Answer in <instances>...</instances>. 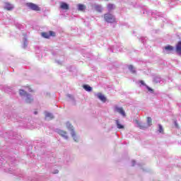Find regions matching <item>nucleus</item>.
Returning <instances> with one entry per match:
<instances>
[{"label": "nucleus", "instance_id": "f257e3e1", "mask_svg": "<svg viewBox=\"0 0 181 181\" xmlns=\"http://www.w3.org/2000/svg\"><path fill=\"white\" fill-rule=\"evenodd\" d=\"M8 162H11V165H9V163H7L6 160L2 159L0 160V168L1 167H4L5 172H8V173H11V175H14L15 176H18V179H21V177H22V173H21V170L17 169L15 167H13L15 165V158H11L8 160ZM8 165H9L10 168H8ZM13 165V166H11Z\"/></svg>", "mask_w": 181, "mask_h": 181}, {"label": "nucleus", "instance_id": "f03ea898", "mask_svg": "<svg viewBox=\"0 0 181 181\" xmlns=\"http://www.w3.org/2000/svg\"><path fill=\"white\" fill-rule=\"evenodd\" d=\"M25 90H20V95H21V97H25V103H32V101H33V98L30 94H28L26 91L32 93V88H30V87H27L25 88Z\"/></svg>", "mask_w": 181, "mask_h": 181}, {"label": "nucleus", "instance_id": "7ed1b4c3", "mask_svg": "<svg viewBox=\"0 0 181 181\" xmlns=\"http://www.w3.org/2000/svg\"><path fill=\"white\" fill-rule=\"evenodd\" d=\"M66 125L68 131H70L74 141L75 142H78V136L76 135V132H74V127H73V125H71V124H70L69 122H66Z\"/></svg>", "mask_w": 181, "mask_h": 181}, {"label": "nucleus", "instance_id": "20e7f679", "mask_svg": "<svg viewBox=\"0 0 181 181\" xmlns=\"http://www.w3.org/2000/svg\"><path fill=\"white\" fill-rule=\"evenodd\" d=\"M104 19L107 23H114L116 21L115 16L107 13L104 15Z\"/></svg>", "mask_w": 181, "mask_h": 181}, {"label": "nucleus", "instance_id": "39448f33", "mask_svg": "<svg viewBox=\"0 0 181 181\" xmlns=\"http://www.w3.org/2000/svg\"><path fill=\"white\" fill-rule=\"evenodd\" d=\"M26 6L32 11H41L40 7L33 3H27Z\"/></svg>", "mask_w": 181, "mask_h": 181}, {"label": "nucleus", "instance_id": "423d86ee", "mask_svg": "<svg viewBox=\"0 0 181 181\" xmlns=\"http://www.w3.org/2000/svg\"><path fill=\"white\" fill-rule=\"evenodd\" d=\"M110 52H112V53H117V52H122V45L119 43L117 44V47L114 46L113 48H110Z\"/></svg>", "mask_w": 181, "mask_h": 181}, {"label": "nucleus", "instance_id": "0eeeda50", "mask_svg": "<svg viewBox=\"0 0 181 181\" xmlns=\"http://www.w3.org/2000/svg\"><path fill=\"white\" fill-rule=\"evenodd\" d=\"M56 132H57L59 135H60L62 138H64V139H69V136H67L66 132L57 129Z\"/></svg>", "mask_w": 181, "mask_h": 181}, {"label": "nucleus", "instance_id": "6e6552de", "mask_svg": "<svg viewBox=\"0 0 181 181\" xmlns=\"http://www.w3.org/2000/svg\"><path fill=\"white\" fill-rule=\"evenodd\" d=\"M115 111L116 112H118L119 114H121L123 117H127V114H125V111L124 110V109L122 107H119L118 106H116L115 107Z\"/></svg>", "mask_w": 181, "mask_h": 181}, {"label": "nucleus", "instance_id": "1a4fd4ad", "mask_svg": "<svg viewBox=\"0 0 181 181\" xmlns=\"http://www.w3.org/2000/svg\"><path fill=\"white\" fill-rule=\"evenodd\" d=\"M42 37H45V39H49L50 36H56V33L53 31H49V33H42Z\"/></svg>", "mask_w": 181, "mask_h": 181}, {"label": "nucleus", "instance_id": "9d476101", "mask_svg": "<svg viewBox=\"0 0 181 181\" xmlns=\"http://www.w3.org/2000/svg\"><path fill=\"white\" fill-rule=\"evenodd\" d=\"M95 97L100 100L103 103H105L107 101V98L101 93H98L95 94Z\"/></svg>", "mask_w": 181, "mask_h": 181}, {"label": "nucleus", "instance_id": "9b49d317", "mask_svg": "<svg viewBox=\"0 0 181 181\" xmlns=\"http://www.w3.org/2000/svg\"><path fill=\"white\" fill-rule=\"evenodd\" d=\"M153 82L156 83H159L160 84H163V83H165V79H163L160 76H155L153 78Z\"/></svg>", "mask_w": 181, "mask_h": 181}, {"label": "nucleus", "instance_id": "f8f14e48", "mask_svg": "<svg viewBox=\"0 0 181 181\" xmlns=\"http://www.w3.org/2000/svg\"><path fill=\"white\" fill-rule=\"evenodd\" d=\"M175 52H176V53H177L179 56H181V41H179L176 45Z\"/></svg>", "mask_w": 181, "mask_h": 181}, {"label": "nucleus", "instance_id": "ddd939ff", "mask_svg": "<svg viewBox=\"0 0 181 181\" xmlns=\"http://www.w3.org/2000/svg\"><path fill=\"white\" fill-rule=\"evenodd\" d=\"M165 50L167 52V53H174L175 47H173L172 45H168L165 47Z\"/></svg>", "mask_w": 181, "mask_h": 181}, {"label": "nucleus", "instance_id": "4468645a", "mask_svg": "<svg viewBox=\"0 0 181 181\" xmlns=\"http://www.w3.org/2000/svg\"><path fill=\"white\" fill-rule=\"evenodd\" d=\"M93 8L97 12H103V6L100 4H94Z\"/></svg>", "mask_w": 181, "mask_h": 181}, {"label": "nucleus", "instance_id": "2eb2a0df", "mask_svg": "<svg viewBox=\"0 0 181 181\" xmlns=\"http://www.w3.org/2000/svg\"><path fill=\"white\" fill-rule=\"evenodd\" d=\"M53 118H54L53 114L49 112H45V119H47V121H50V119H53Z\"/></svg>", "mask_w": 181, "mask_h": 181}, {"label": "nucleus", "instance_id": "dca6fc26", "mask_svg": "<svg viewBox=\"0 0 181 181\" xmlns=\"http://www.w3.org/2000/svg\"><path fill=\"white\" fill-rule=\"evenodd\" d=\"M4 9H6L7 11H12L13 9V5L9 3H6L4 6Z\"/></svg>", "mask_w": 181, "mask_h": 181}, {"label": "nucleus", "instance_id": "f3484780", "mask_svg": "<svg viewBox=\"0 0 181 181\" xmlns=\"http://www.w3.org/2000/svg\"><path fill=\"white\" fill-rule=\"evenodd\" d=\"M60 8L61 9H64V11H67L69 10V4H67V3H64V2H62L61 5H60Z\"/></svg>", "mask_w": 181, "mask_h": 181}, {"label": "nucleus", "instance_id": "a211bd4d", "mask_svg": "<svg viewBox=\"0 0 181 181\" xmlns=\"http://www.w3.org/2000/svg\"><path fill=\"white\" fill-rule=\"evenodd\" d=\"M115 124L118 129H124V125L121 124V123L119 122V120L118 119L115 120Z\"/></svg>", "mask_w": 181, "mask_h": 181}, {"label": "nucleus", "instance_id": "6ab92c4d", "mask_svg": "<svg viewBox=\"0 0 181 181\" xmlns=\"http://www.w3.org/2000/svg\"><path fill=\"white\" fill-rule=\"evenodd\" d=\"M151 15L153 18H159V17L162 16V14L158 11L151 12Z\"/></svg>", "mask_w": 181, "mask_h": 181}, {"label": "nucleus", "instance_id": "aec40b11", "mask_svg": "<svg viewBox=\"0 0 181 181\" xmlns=\"http://www.w3.org/2000/svg\"><path fill=\"white\" fill-rule=\"evenodd\" d=\"M112 9H115V5L114 4H108L107 5V11L108 12H111V11H112Z\"/></svg>", "mask_w": 181, "mask_h": 181}, {"label": "nucleus", "instance_id": "412c9836", "mask_svg": "<svg viewBox=\"0 0 181 181\" xmlns=\"http://www.w3.org/2000/svg\"><path fill=\"white\" fill-rule=\"evenodd\" d=\"M83 88L84 90H86V91H93V88H91V86L88 85H83Z\"/></svg>", "mask_w": 181, "mask_h": 181}, {"label": "nucleus", "instance_id": "4be33fe9", "mask_svg": "<svg viewBox=\"0 0 181 181\" xmlns=\"http://www.w3.org/2000/svg\"><path fill=\"white\" fill-rule=\"evenodd\" d=\"M129 70L132 73V74H135V73H136V70H135V68L132 65L129 66Z\"/></svg>", "mask_w": 181, "mask_h": 181}, {"label": "nucleus", "instance_id": "5701e85b", "mask_svg": "<svg viewBox=\"0 0 181 181\" xmlns=\"http://www.w3.org/2000/svg\"><path fill=\"white\" fill-rule=\"evenodd\" d=\"M86 6L84 4H78V10L86 11Z\"/></svg>", "mask_w": 181, "mask_h": 181}, {"label": "nucleus", "instance_id": "b1692460", "mask_svg": "<svg viewBox=\"0 0 181 181\" xmlns=\"http://www.w3.org/2000/svg\"><path fill=\"white\" fill-rule=\"evenodd\" d=\"M23 47L24 49H26V47H28V39L26 38V37H24L23 38Z\"/></svg>", "mask_w": 181, "mask_h": 181}, {"label": "nucleus", "instance_id": "393cba45", "mask_svg": "<svg viewBox=\"0 0 181 181\" xmlns=\"http://www.w3.org/2000/svg\"><path fill=\"white\" fill-rule=\"evenodd\" d=\"M137 122V125L139 127L140 129H145L146 128L145 124H144L143 123H141L139 122Z\"/></svg>", "mask_w": 181, "mask_h": 181}, {"label": "nucleus", "instance_id": "a878e982", "mask_svg": "<svg viewBox=\"0 0 181 181\" xmlns=\"http://www.w3.org/2000/svg\"><path fill=\"white\" fill-rule=\"evenodd\" d=\"M147 124L148 127H151V125H152V118L151 117L147 118Z\"/></svg>", "mask_w": 181, "mask_h": 181}, {"label": "nucleus", "instance_id": "bb28decb", "mask_svg": "<svg viewBox=\"0 0 181 181\" xmlns=\"http://www.w3.org/2000/svg\"><path fill=\"white\" fill-rule=\"evenodd\" d=\"M158 132L163 134V127L160 124H158Z\"/></svg>", "mask_w": 181, "mask_h": 181}, {"label": "nucleus", "instance_id": "cd10ccee", "mask_svg": "<svg viewBox=\"0 0 181 181\" xmlns=\"http://www.w3.org/2000/svg\"><path fill=\"white\" fill-rule=\"evenodd\" d=\"M146 88H147L148 91H149L151 94H153V89H152L151 87L146 86Z\"/></svg>", "mask_w": 181, "mask_h": 181}, {"label": "nucleus", "instance_id": "c85d7f7f", "mask_svg": "<svg viewBox=\"0 0 181 181\" xmlns=\"http://www.w3.org/2000/svg\"><path fill=\"white\" fill-rule=\"evenodd\" d=\"M67 97L69 98V100H71V101H74V97H73L72 95L68 94Z\"/></svg>", "mask_w": 181, "mask_h": 181}, {"label": "nucleus", "instance_id": "c756f323", "mask_svg": "<svg viewBox=\"0 0 181 181\" xmlns=\"http://www.w3.org/2000/svg\"><path fill=\"white\" fill-rule=\"evenodd\" d=\"M52 173H53V175H57V173H59V170H54L52 172Z\"/></svg>", "mask_w": 181, "mask_h": 181}, {"label": "nucleus", "instance_id": "7c9ffc66", "mask_svg": "<svg viewBox=\"0 0 181 181\" xmlns=\"http://www.w3.org/2000/svg\"><path fill=\"white\" fill-rule=\"evenodd\" d=\"M140 84L141 86H145V87H146V84L145 83V82L144 81H140Z\"/></svg>", "mask_w": 181, "mask_h": 181}, {"label": "nucleus", "instance_id": "2f4dec72", "mask_svg": "<svg viewBox=\"0 0 181 181\" xmlns=\"http://www.w3.org/2000/svg\"><path fill=\"white\" fill-rule=\"evenodd\" d=\"M135 163H136L135 160H132V166H135Z\"/></svg>", "mask_w": 181, "mask_h": 181}, {"label": "nucleus", "instance_id": "473e14b6", "mask_svg": "<svg viewBox=\"0 0 181 181\" xmlns=\"http://www.w3.org/2000/svg\"><path fill=\"white\" fill-rule=\"evenodd\" d=\"M174 124H175V126L176 127V128H179V125H177V122L175 121Z\"/></svg>", "mask_w": 181, "mask_h": 181}, {"label": "nucleus", "instance_id": "72a5a7b5", "mask_svg": "<svg viewBox=\"0 0 181 181\" xmlns=\"http://www.w3.org/2000/svg\"><path fill=\"white\" fill-rule=\"evenodd\" d=\"M145 37H141V42L142 43H145Z\"/></svg>", "mask_w": 181, "mask_h": 181}, {"label": "nucleus", "instance_id": "f704fd0d", "mask_svg": "<svg viewBox=\"0 0 181 181\" xmlns=\"http://www.w3.org/2000/svg\"><path fill=\"white\" fill-rule=\"evenodd\" d=\"M34 114H35V115H37V111H35V112H34Z\"/></svg>", "mask_w": 181, "mask_h": 181}, {"label": "nucleus", "instance_id": "c9c22d12", "mask_svg": "<svg viewBox=\"0 0 181 181\" xmlns=\"http://www.w3.org/2000/svg\"><path fill=\"white\" fill-rule=\"evenodd\" d=\"M58 64H60V63L58 62Z\"/></svg>", "mask_w": 181, "mask_h": 181}]
</instances>
